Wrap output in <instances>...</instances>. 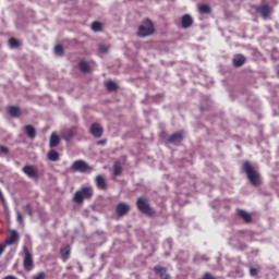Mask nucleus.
Here are the masks:
<instances>
[{
	"label": "nucleus",
	"mask_w": 279,
	"mask_h": 279,
	"mask_svg": "<svg viewBox=\"0 0 279 279\" xmlns=\"http://www.w3.org/2000/svg\"><path fill=\"white\" fill-rule=\"evenodd\" d=\"M242 169H243L244 173H246V178L250 181V183L253 186H259L260 173H258V171H256V168H254V166H252V162L244 161Z\"/></svg>",
	"instance_id": "f257e3e1"
},
{
	"label": "nucleus",
	"mask_w": 279,
	"mask_h": 279,
	"mask_svg": "<svg viewBox=\"0 0 279 279\" xmlns=\"http://www.w3.org/2000/svg\"><path fill=\"white\" fill-rule=\"evenodd\" d=\"M155 32L154 22L149 19H145L137 28V36L140 38H147V36H154Z\"/></svg>",
	"instance_id": "f03ea898"
},
{
	"label": "nucleus",
	"mask_w": 279,
	"mask_h": 279,
	"mask_svg": "<svg viewBox=\"0 0 279 279\" xmlns=\"http://www.w3.org/2000/svg\"><path fill=\"white\" fill-rule=\"evenodd\" d=\"M136 206L137 210L147 217H154L156 215V211L151 209V206L149 205V199L144 196L137 198Z\"/></svg>",
	"instance_id": "7ed1b4c3"
},
{
	"label": "nucleus",
	"mask_w": 279,
	"mask_h": 279,
	"mask_svg": "<svg viewBox=\"0 0 279 279\" xmlns=\"http://www.w3.org/2000/svg\"><path fill=\"white\" fill-rule=\"evenodd\" d=\"M93 197V187L86 186L76 191L73 201L76 204H84V199H90Z\"/></svg>",
	"instance_id": "20e7f679"
},
{
	"label": "nucleus",
	"mask_w": 279,
	"mask_h": 279,
	"mask_svg": "<svg viewBox=\"0 0 279 279\" xmlns=\"http://www.w3.org/2000/svg\"><path fill=\"white\" fill-rule=\"evenodd\" d=\"M24 258H23V267L25 271H32L34 269V255L29 252L27 246L23 247Z\"/></svg>",
	"instance_id": "39448f33"
},
{
	"label": "nucleus",
	"mask_w": 279,
	"mask_h": 279,
	"mask_svg": "<svg viewBox=\"0 0 279 279\" xmlns=\"http://www.w3.org/2000/svg\"><path fill=\"white\" fill-rule=\"evenodd\" d=\"M73 171H80L81 173H90L93 167L88 166L84 160H76L72 165Z\"/></svg>",
	"instance_id": "423d86ee"
},
{
	"label": "nucleus",
	"mask_w": 279,
	"mask_h": 279,
	"mask_svg": "<svg viewBox=\"0 0 279 279\" xmlns=\"http://www.w3.org/2000/svg\"><path fill=\"white\" fill-rule=\"evenodd\" d=\"M89 132L94 138H101L104 136V126L95 122L90 125Z\"/></svg>",
	"instance_id": "0eeeda50"
},
{
	"label": "nucleus",
	"mask_w": 279,
	"mask_h": 279,
	"mask_svg": "<svg viewBox=\"0 0 279 279\" xmlns=\"http://www.w3.org/2000/svg\"><path fill=\"white\" fill-rule=\"evenodd\" d=\"M235 215L239 219H241L244 223H253L252 214L247 213L245 209H236Z\"/></svg>",
	"instance_id": "6e6552de"
},
{
	"label": "nucleus",
	"mask_w": 279,
	"mask_h": 279,
	"mask_svg": "<svg viewBox=\"0 0 279 279\" xmlns=\"http://www.w3.org/2000/svg\"><path fill=\"white\" fill-rule=\"evenodd\" d=\"M23 173L33 180H38V170L34 166H24Z\"/></svg>",
	"instance_id": "1a4fd4ad"
},
{
	"label": "nucleus",
	"mask_w": 279,
	"mask_h": 279,
	"mask_svg": "<svg viewBox=\"0 0 279 279\" xmlns=\"http://www.w3.org/2000/svg\"><path fill=\"white\" fill-rule=\"evenodd\" d=\"M128 213H130V205L125 204V203H119L116 207V215H118V217H125V215H128Z\"/></svg>",
	"instance_id": "9d476101"
},
{
	"label": "nucleus",
	"mask_w": 279,
	"mask_h": 279,
	"mask_svg": "<svg viewBox=\"0 0 279 279\" xmlns=\"http://www.w3.org/2000/svg\"><path fill=\"white\" fill-rule=\"evenodd\" d=\"M256 13L260 14V16H263V19H267V16H269L271 14V7L267 5V4H263L260 7L256 8Z\"/></svg>",
	"instance_id": "9b49d317"
},
{
	"label": "nucleus",
	"mask_w": 279,
	"mask_h": 279,
	"mask_svg": "<svg viewBox=\"0 0 279 279\" xmlns=\"http://www.w3.org/2000/svg\"><path fill=\"white\" fill-rule=\"evenodd\" d=\"M95 182H96L97 189H99L100 191H106L108 189V183L106 182V179L104 178V175L98 174L95 179Z\"/></svg>",
	"instance_id": "f8f14e48"
},
{
	"label": "nucleus",
	"mask_w": 279,
	"mask_h": 279,
	"mask_svg": "<svg viewBox=\"0 0 279 279\" xmlns=\"http://www.w3.org/2000/svg\"><path fill=\"white\" fill-rule=\"evenodd\" d=\"M21 235H19V231L12 230L11 235L5 239L7 245H14L17 241H20Z\"/></svg>",
	"instance_id": "ddd939ff"
},
{
	"label": "nucleus",
	"mask_w": 279,
	"mask_h": 279,
	"mask_svg": "<svg viewBox=\"0 0 279 279\" xmlns=\"http://www.w3.org/2000/svg\"><path fill=\"white\" fill-rule=\"evenodd\" d=\"M181 25L183 29H189V27L193 26V17L189 14H185L181 19Z\"/></svg>",
	"instance_id": "4468645a"
},
{
	"label": "nucleus",
	"mask_w": 279,
	"mask_h": 279,
	"mask_svg": "<svg viewBox=\"0 0 279 279\" xmlns=\"http://www.w3.org/2000/svg\"><path fill=\"white\" fill-rule=\"evenodd\" d=\"M245 56L243 54H235L232 59L233 62V66H235V69H239L240 66H243L245 64Z\"/></svg>",
	"instance_id": "2eb2a0df"
},
{
	"label": "nucleus",
	"mask_w": 279,
	"mask_h": 279,
	"mask_svg": "<svg viewBox=\"0 0 279 279\" xmlns=\"http://www.w3.org/2000/svg\"><path fill=\"white\" fill-rule=\"evenodd\" d=\"M184 141V132H177L173 133L169 138L168 142L170 143H182Z\"/></svg>",
	"instance_id": "dca6fc26"
},
{
	"label": "nucleus",
	"mask_w": 279,
	"mask_h": 279,
	"mask_svg": "<svg viewBox=\"0 0 279 279\" xmlns=\"http://www.w3.org/2000/svg\"><path fill=\"white\" fill-rule=\"evenodd\" d=\"M155 274H158L161 279H171V276L167 274V268L161 267V266H156L154 268Z\"/></svg>",
	"instance_id": "f3484780"
},
{
	"label": "nucleus",
	"mask_w": 279,
	"mask_h": 279,
	"mask_svg": "<svg viewBox=\"0 0 279 279\" xmlns=\"http://www.w3.org/2000/svg\"><path fill=\"white\" fill-rule=\"evenodd\" d=\"M9 114L11 117H13L14 119H19V117H21V108L16 107V106H9L7 108Z\"/></svg>",
	"instance_id": "a211bd4d"
},
{
	"label": "nucleus",
	"mask_w": 279,
	"mask_h": 279,
	"mask_svg": "<svg viewBox=\"0 0 279 279\" xmlns=\"http://www.w3.org/2000/svg\"><path fill=\"white\" fill-rule=\"evenodd\" d=\"M60 254L63 260H69V256H71V245L66 244L61 247Z\"/></svg>",
	"instance_id": "6ab92c4d"
},
{
	"label": "nucleus",
	"mask_w": 279,
	"mask_h": 279,
	"mask_svg": "<svg viewBox=\"0 0 279 279\" xmlns=\"http://www.w3.org/2000/svg\"><path fill=\"white\" fill-rule=\"evenodd\" d=\"M24 131L28 138H36V128L32 124H27L24 126Z\"/></svg>",
	"instance_id": "aec40b11"
},
{
	"label": "nucleus",
	"mask_w": 279,
	"mask_h": 279,
	"mask_svg": "<svg viewBox=\"0 0 279 279\" xmlns=\"http://www.w3.org/2000/svg\"><path fill=\"white\" fill-rule=\"evenodd\" d=\"M113 175L117 178L123 173V166L121 165L120 161H116L113 163Z\"/></svg>",
	"instance_id": "412c9836"
},
{
	"label": "nucleus",
	"mask_w": 279,
	"mask_h": 279,
	"mask_svg": "<svg viewBox=\"0 0 279 279\" xmlns=\"http://www.w3.org/2000/svg\"><path fill=\"white\" fill-rule=\"evenodd\" d=\"M78 69L82 71V73H89L90 72V65L85 60H81L78 62Z\"/></svg>",
	"instance_id": "4be33fe9"
},
{
	"label": "nucleus",
	"mask_w": 279,
	"mask_h": 279,
	"mask_svg": "<svg viewBox=\"0 0 279 279\" xmlns=\"http://www.w3.org/2000/svg\"><path fill=\"white\" fill-rule=\"evenodd\" d=\"M58 145H60V136H58L56 133H52L50 136L49 147L53 148L58 147Z\"/></svg>",
	"instance_id": "5701e85b"
},
{
	"label": "nucleus",
	"mask_w": 279,
	"mask_h": 279,
	"mask_svg": "<svg viewBox=\"0 0 279 279\" xmlns=\"http://www.w3.org/2000/svg\"><path fill=\"white\" fill-rule=\"evenodd\" d=\"M199 14H210L213 9L208 4H198Z\"/></svg>",
	"instance_id": "b1692460"
},
{
	"label": "nucleus",
	"mask_w": 279,
	"mask_h": 279,
	"mask_svg": "<svg viewBox=\"0 0 279 279\" xmlns=\"http://www.w3.org/2000/svg\"><path fill=\"white\" fill-rule=\"evenodd\" d=\"M105 86L109 93H114V90H118L119 88V85L113 81H108Z\"/></svg>",
	"instance_id": "393cba45"
},
{
	"label": "nucleus",
	"mask_w": 279,
	"mask_h": 279,
	"mask_svg": "<svg viewBox=\"0 0 279 279\" xmlns=\"http://www.w3.org/2000/svg\"><path fill=\"white\" fill-rule=\"evenodd\" d=\"M48 159H50L51 162H58V160H60V154L56 150H50L48 153Z\"/></svg>",
	"instance_id": "a878e982"
},
{
	"label": "nucleus",
	"mask_w": 279,
	"mask_h": 279,
	"mask_svg": "<svg viewBox=\"0 0 279 279\" xmlns=\"http://www.w3.org/2000/svg\"><path fill=\"white\" fill-rule=\"evenodd\" d=\"M92 29L93 32H101V29H104V24H101V22H93L92 23Z\"/></svg>",
	"instance_id": "bb28decb"
},
{
	"label": "nucleus",
	"mask_w": 279,
	"mask_h": 279,
	"mask_svg": "<svg viewBox=\"0 0 279 279\" xmlns=\"http://www.w3.org/2000/svg\"><path fill=\"white\" fill-rule=\"evenodd\" d=\"M54 53L56 56H64V47H62V45H57L54 47Z\"/></svg>",
	"instance_id": "cd10ccee"
},
{
	"label": "nucleus",
	"mask_w": 279,
	"mask_h": 279,
	"mask_svg": "<svg viewBox=\"0 0 279 279\" xmlns=\"http://www.w3.org/2000/svg\"><path fill=\"white\" fill-rule=\"evenodd\" d=\"M9 45L12 49H16V47H20L19 40H16V38L14 37L9 39Z\"/></svg>",
	"instance_id": "c85d7f7f"
},
{
	"label": "nucleus",
	"mask_w": 279,
	"mask_h": 279,
	"mask_svg": "<svg viewBox=\"0 0 279 279\" xmlns=\"http://www.w3.org/2000/svg\"><path fill=\"white\" fill-rule=\"evenodd\" d=\"M73 136H74L73 131H69L68 133H65V134L62 136V138H63V141H71V138H73Z\"/></svg>",
	"instance_id": "c756f323"
},
{
	"label": "nucleus",
	"mask_w": 279,
	"mask_h": 279,
	"mask_svg": "<svg viewBox=\"0 0 279 279\" xmlns=\"http://www.w3.org/2000/svg\"><path fill=\"white\" fill-rule=\"evenodd\" d=\"M109 49H110V47H108L107 45H100L99 46V52L100 53H108Z\"/></svg>",
	"instance_id": "7c9ffc66"
},
{
	"label": "nucleus",
	"mask_w": 279,
	"mask_h": 279,
	"mask_svg": "<svg viewBox=\"0 0 279 279\" xmlns=\"http://www.w3.org/2000/svg\"><path fill=\"white\" fill-rule=\"evenodd\" d=\"M24 210L25 213H27V215H29V217H32L34 214L32 211V205L27 204L25 207H24Z\"/></svg>",
	"instance_id": "2f4dec72"
},
{
	"label": "nucleus",
	"mask_w": 279,
	"mask_h": 279,
	"mask_svg": "<svg viewBox=\"0 0 279 279\" xmlns=\"http://www.w3.org/2000/svg\"><path fill=\"white\" fill-rule=\"evenodd\" d=\"M46 278H47V274L43 271L33 277V279H46Z\"/></svg>",
	"instance_id": "473e14b6"
},
{
	"label": "nucleus",
	"mask_w": 279,
	"mask_h": 279,
	"mask_svg": "<svg viewBox=\"0 0 279 279\" xmlns=\"http://www.w3.org/2000/svg\"><path fill=\"white\" fill-rule=\"evenodd\" d=\"M0 153L1 154H10V148L7 146H0Z\"/></svg>",
	"instance_id": "72a5a7b5"
},
{
	"label": "nucleus",
	"mask_w": 279,
	"mask_h": 279,
	"mask_svg": "<svg viewBox=\"0 0 279 279\" xmlns=\"http://www.w3.org/2000/svg\"><path fill=\"white\" fill-rule=\"evenodd\" d=\"M250 275L251 276H258V270L256 268H251L250 269Z\"/></svg>",
	"instance_id": "f704fd0d"
},
{
	"label": "nucleus",
	"mask_w": 279,
	"mask_h": 279,
	"mask_svg": "<svg viewBox=\"0 0 279 279\" xmlns=\"http://www.w3.org/2000/svg\"><path fill=\"white\" fill-rule=\"evenodd\" d=\"M106 143H108L107 140H99V141L96 142V144H97V145H100V146L106 145Z\"/></svg>",
	"instance_id": "c9c22d12"
},
{
	"label": "nucleus",
	"mask_w": 279,
	"mask_h": 279,
	"mask_svg": "<svg viewBox=\"0 0 279 279\" xmlns=\"http://www.w3.org/2000/svg\"><path fill=\"white\" fill-rule=\"evenodd\" d=\"M17 221L19 223H23V215L21 213H17Z\"/></svg>",
	"instance_id": "e433bc0d"
},
{
	"label": "nucleus",
	"mask_w": 279,
	"mask_h": 279,
	"mask_svg": "<svg viewBox=\"0 0 279 279\" xmlns=\"http://www.w3.org/2000/svg\"><path fill=\"white\" fill-rule=\"evenodd\" d=\"M3 252H5V245L0 244V256Z\"/></svg>",
	"instance_id": "4c0bfd02"
},
{
	"label": "nucleus",
	"mask_w": 279,
	"mask_h": 279,
	"mask_svg": "<svg viewBox=\"0 0 279 279\" xmlns=\"http://www.w3.org/2000/svg\"><path fill=\"white\" fill-rule=\"evenodd\" d=\"M202 260H205L206 263H208V260H210V257H207L206 255H203L201 257Z\"/></svg>",
	"instance_id": "58836bf2"
},
{
	"label": "nucleus",
	"mask_w": 279,
	"mask_h": 279,
	"mask_svg": "<svg viewBox=\"0 0 279 279\" xmlns=\"http://www.w3.org/2000/svg\"><path fill=\"white\" fill-rule=\"evenodd\" d=\"M3 279H19V278H16V277H14L12 275H9V276L4 277Z\"/></svg>",
	"instance_id": "ea45409f"
},
{
	"label": "nucleus",
	"mask_w": 279,
	"mask_h": 279,
	"mask_svg": "<svg viewBox=\"0 0 279 279\" xmlns=\"http://www.w3.org/2000/svg\"><path fill=\"white\" fill-rule=\"evenodd\" d=\"M0 197H3V194L1 193V191H0Z\"/></svg>",
	"instance_id": "a19ab883"
}]
</instances>
